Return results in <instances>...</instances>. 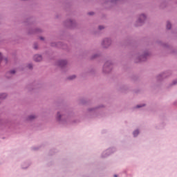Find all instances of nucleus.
Returning a JSON list of instances; mask_svg holds the SVG:
<instances>
[{
    "instance_id": "obj_8",
    "label": "nucleus",
    "mask_w": 177,
    "mask_h": 177,
    "mask_svg": "<svg viewBox=\"0 0 177 177\" xmlns=\"http://www.w3.org/2000/svg\"><path fill=\"white\" fill-rule=\"evenodd\" d=\"M75 78V75H73L72 77H69V80H74Z\"/></svg>"
},
{
    "instance_id": "obj_3",
    "label": "nucleus",
    "mask_w": 177,
    "mask_h": 177,
    "mask_svg": "<svg viewBox=\"0 0 177 177\" xmlns=\"http://www.w3.org/2000/svg\"><path fill=\"white\" fill-rule=\"evenodd\" d=\"M110 44V40L109 39H106L104 40V45H109Z\"/></svg>"
},
{
    "instance_id": "obj_17",
    "label": "nucleus",
    "mask_w": 177,
    "mask_h": 177,
    "mask_svg": "<svg viewBox=\"0 0 177 177\" xmlns=\"http://www.w3.org/2000/svg\"><path fill=\"white\" fill-rule=\"evenodd\" d=\"M40 39H44V38L41 37Z\"/></svg>"
},
{
    "instance_id": "obj_7",
    "label": "nucleus",
    "mask_w": 177,
    "mask_h": 177,
    "mask_svg": "<svg viewBox=\"0 0 177 177\" xmlns=\"http://www.w3.org/2000/svg\"><path fill=\"white\" fill-rule=\"evenodd\" d=\"M0 97H1V99L6 97V94H3Z\"/></svg>"
},
{
    "instance_id": "obj_2",
    "label": "nucleus",
    "mask_w": 177,
    "mask_h": 177,
    "mask_svg": "<svg viewBox=\"0 0 177 177\" xmlns=\"http://www.w3.org/2000/svg\"><path fill=\"white\" fill-rule=\"evenodd\" d=\"M145 20H146V15H140V19H139L140 23H142Z\"/></svg>"
},
{
    "instance_id": "obj_13",
    "label": "nucleus",
    "mask_w": 177,
    "mask_h": 177,
    "mask_svg": "<svg viewBox=\"0 0 177 177\" xmlns=\"http://www.w3.org/2000/svg\"><path fill=\"white\" fill-rule=\"evenodd\" d=\"M100 30H103L104 27L103 26H99Z\"/></svg>"
},
{
    "instance_id": "obj_4",
    "label": "nucleus",
    "mask_w": 177,
    "mask_h": 177,
    "mask_svg": "<svg viewBox=\"0 0 177 177\" xmlns=\"http://www.w3.org/2000/svg\"><path fill=\"white\" fill-rule=\"evenodd\" d=\"M138 135H139V130H136V131L133 132V136H138Z\"/></svg>"
},
{
    "instance_id": "obj_14",
    "label": "nucleus",
    "mask_w": 177,
    "mask_h": 177,
    "mask_svg": "<svg viewBox=\"0 0 177 177\" xmlns=\"http://www.w3.org/2000/svg\"><path fill=\"white\" fill-rule=\"evenodd\" d=\"M57 117H58L59 120H60V113H57Z\"/></svg>"
},
{
    "instance_id": "obj_19",
    "label": "nucleus",
    "mask_w": 177,
    "mask_h": 177,
    "mask_svg": "<svg viewBox=\"0 0 177 177\" xmlns=\"http://www.w3.org/2000/svg\"><path fill=\"white\" fill-rule=\"evenodd\" d=\"M35 49H37V47L35 46Z\"/></svg>"
},
{
    "instance_id": "obj_1",
    "label": "nucleus",
    "mask_w": 177,
    "mask_h": 177,
    "mask_svg": "<svg viewBox=\"0 0 177 177\" xmlns=\"http://www.w3.org/2000/svg\"><path fill=\"white\" fill-rule=\"evenodd\" d=\"M34 60L35 62H41V60H42V56L36 55L34 56Z\"/></svg>"
},
{
    "instance_id": "obj_15",
    "label": "nucleus",
    "mask_w": 177,
    "mask_h": 177,
    "mask_svg": "<svg viewBox=\"0 0 177 177\" xmlns=\"http://www.w3.org/2000/svg\"><path fill=\"white\" fill-rule=\"evenodd\" d=\"M0 60H2V54L0 53Z\"/></svg>"
},
{
    "instance_id": "obj_9",
    "label": "nucleus",
    "mask_w": 177,
    "mask_h": 177,
    "mask_svg": "<svg viewBox=\"0 0 177 177\" xmlns=\"http://www.w3.org/2000/svg\"><path fill=\"white\" fill-rule=\"evenodd\" d=\"M29 118H30V120H32V118H35V116H34V115H30V116L29 117Z\"/></svg>"
},
{
    "instance_id": "obj_5",
    "label": "nucleus",
    "mask_w": 177,
    "mask_h": 177,
    "mask_svg": "<svg viewBox=\"0 0 177 177\" xmlns=\"http://www.w3.org/2000/svg\"><path fill=\"white\" fill-rule=\"evenodd\" d=\"M167 30H170V28H171V23L167 22Z\"/></svg>"
},
{
    "instance_id": "obj_6",
    "label": "nucleus",
    "mask_w": 177,
    "mask_h": 177,
    "mask_svg": "<svg viewBox=\"0 0 177 177\" xmlns=\"http://www.w3.org/2000/svg\"><path fill=\"white\" fill-rule=\"evenodd\" d=\"M64 64H66V61H61L60 66H63Z\"/></svg>"
},
{
    "instance_id": "obj_10",
    "label": "nucleus",
    "mask_w": 177,
    "mask_h": 177,
    "mask_svg": "<svg viewBox=\"0 0 177 177\" xmlns=\"http://www.w3.org/2000/svg\"><path fill=\"white\" fill-rule=\"evenodd\" d=\"M140 107H143V105H138V106H137V109H139V108H140Z\"/></svg>"
},
{
    "instance_id": "obj_12",
    "label": "nucleus",
    "mask_w": 177,
    "mask_h": 177,
    "mask_svg": "<svg viewBox=\"0 0 177 177\" xmlns=\"http://www.w3.org/2000/svg\"><path fill=\"white\" fill-rule=\"evenodd\" d=\"M28 68H32V66L31 64H29V65H28Z\"/></svg>"
},
{
    "instance_id": "obj_18",
    "label": "nucleus",
    "mask_w": 177,
    "mask_h": 177,
    "mask_svg": "<svg viewBox=\"0 0 177 177\" xmlns=\"http://www.w3.org/2000/svg\"><path fill=\"white\" fill-rule=\"evenodd\" d=\"M114 177H117V175H114Z\"/></svg>"
},
{
    "instance_id": "obj_16",
    "label": "nucleus",
    "mask_w": 177,
    "mask_h": 177,
    "mask_svg": "<svg viewBox=\"0 0 177 177\" xmlns=\"http://www.w3.org/2000/svg\"><path fill=\"white\" fill-rule=\"evenodd\" d=\"M88 15H93V12H89Z\"/></svg>"
},
{
    "instance_id": "obj_11",
    "label": "nucleus",
    "mask_w": 177,
    "mask_h": 177,
    "mask_svg": "<svg viewBox=\"0 0 177 177\" xmlns=\"http://www.w3.org/2000/svg\"><path fill=\"white\" fill-rule=\"evenodd\" d=\"M15 71H11L10 72V74H15Z\"/></svg>"
}]
</instances>
